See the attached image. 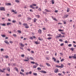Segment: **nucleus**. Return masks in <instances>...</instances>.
<instances>
[{"label":"nucleus","instance_id":"cd10ccee","mask_svg":"<svg viewBox=\"0 0 76 76\" xmlns=\"http://www.w3.org/2000/svg\"><path fill=\"white\" fill-rule=\"evenodd\" d=\"M15 1L16 3H19V2H20L19 0H15Z\"/></svg>","mask_w":76,"mask_h":76},{"label":"nucleus","instance_id":"a18cd8bd","mask_svg":"<svg viewBox=\"0 0 76 76\" xmlns=\"http://www.w3.org/2000/svg\"><path fill=\"white\" fill-rule=\"evenodd\" d=\"M71 50H72V51H73V50H74V48H71Z\"/></svg>","mask_w":76,"mask_h":76},{"label":"nucleus","instance_id":"7ed1b4c3","mask_svg":"<svg viewBox=\"0 0 76 76\" xmlns=\"http://www.w3.org/2000/svg\"><path fill=\"white\" fill-rule=\"evenodd\" d=\"M0 10H4V11H5V10L4 7H0Z\"/></svg>","mask_w":76,"mask_h":76},{"label":"nucleus","instance_id":"1a4fd4ad","mask_svg":"<svg viewBox=\"0 0 76 76\" xmlns=\"http://www.w3.org/2000/svg\"><path fill=\"white\" fill-rule=\"evenodd\" d=\"M4 42L6 43V44H9V42H8L7 40H5Z\"/></svg>","mask_w":76,"mask_h":76},{"label":"nucleus","instance_id":"13d9d810","mask_svg":"<svg viewBox=\"0 0 76 76\" xmlns=\"http://www.w3.org/2000/svg\"><path fill=\"white\" fill-rule=\"evenodd\" d=\"M30 59H31V60H34V58H33L32 57H30Z\"/></svg>","mask_w":76,"mask_h":76},{"label":"nucleus","instance_id":"338daca9","mask_svg":"<svg viewBox=\"0 0 76 76\" xmlns=\"http://www.w3.org/2000/svg\"><path fill=\"white\" fill-rule=\"evenodd\" d=\"M10 43L11 44H12L13 43V42L11 41H10Z\"/></svg>","mask_w":76,"mask_h":76},{"label":"nucleus","instance_id":"49530a36","mask_svg":"<svg viewBox=\"0 0 76 76\" xmlns=\"http://www.w3.org/2000/svg\"><path fill=\"white\" fill-rule=\"evenodd\" d=\"M0 51H4V49L1 48L0 49Z\"/></svg>","mask_w":76,"mask_h":76},{"label":"nucleus","instance_id":"de8ad7c7","mask_svg":"<svg viewBox=\"0 0 76 76\" xmlns=\"http://www.w3.org/2000/svg\"><path fill=\"white\" fill-rule=\"evenodd\" d=\"M7 25L8 26L10 25H11V23H7Z\"/></svg>","mask_w":76,"mask_h":76},{"label":"nucleus","instance_id":"c9c22d12","mask_svg":"<svg viewBox=\"0 0 76 76\" xmlns=\"http://www.w3.org/2000/svg\"><path fill=\"white\" fill-rule=\"evenodd\" d=\"M46 59L47 60H50V57H46Z\"/></svg>","mask_w":76,"mask_h":76},{"label":"nucleus","instance_id":"f704fd0d","mask_svg":"<svg viewBox=\"0 0 76 76\" xmlns=\"http://www.w3.org/2000/svg\"><path fill=\"white\" fill-rule=\"evenodd\" d=\"M37 66L34 65L33 66V68L35 69L37 68Z\"/></svg>","mask_w":76,"mask_h":76},{"label":"nucleus","instance_id":"052dcab7","mask_svg":"<svg viewBox=\"0 0 76 76\" xmlns=\"http://www.w3.org/2000/svg\"><path fill=\"white\" fill-rule=\"evenodd\" d=\"M59 41H60L61 42H63V40L61 39H60L59 40Z\"/></svg>","mask_w":76,"mask_h":76},{"label":"nucleus","instance_id":"79ce46f5","mask_svg":"<svg viewBox=\"0 0 76 76\" xmlns=\"http://www.w3.org/2000/svg\"><path fill=\"white\" fill-rule=\"evenodd\" d=\"M20 74H21V75H23V76H24V74L22 72H20Z\"/></svg>","mask_w":76,"mask_h":76},{"label":"nucleus","instance_id":"a19ab883","mask_svg":"<svg viewBox=\"0 0 76 76\" xmlns=\"http://www.w3.org/2000/svg\"><path fill=\"white\" fill-rule=\"evenodd\" d=\"M23 26H26V25H27V24L25 23H23Z\"/></svg>","mask_w":76,"mask_h":76},{"label":"nucleus","instance_id":"9d476101","mask_svg":"<svg viewBox=\"0 0 76 76\" xmlns=\"http://www.w3.org/2000/svg\"><path fill=\"white\" fill-rule=\"evenodd\" d=\"M39 43L40 42H35V44H37V45L38 44H39Z\"/></svg>","mask_w":76,"mask_h":76},{"label":"nucleus","instance_id":"680f3d73","mask_svg":"<svg viewBox=\"0 0 76 76\" xmlns=\"http://www.w3.org/2000/svg\"><path fill=\"white\" fill-rule=\"evenodd\" d=\"M65 44H67L68 43V42H67V41H65Z\"/></svg>","mask_w":76,"mask_h":76},{"label":"nucleus","instance_id":"f257e3e1","mask_svg":"<svg viewBox=\"0 0 76 76\" xmlns=\"http://www.w3.org/2000/svg\"><path fill=\"white\" fill-rule=\"evenodd\" d=\"M62 37H64V36H62L60 34H58V36H57L56 37V39L58 38H62Z\"/></svg>","mask_w":76,"mask_h":76},{"label":"nucleus","instance_id":"7c9ffc66","mask_svg":"<svg viewBox=\"0 0 76 76\" xmlns=\"http://www.w3.org/2000/svg\"><path fill=\"white\" fill-rule=\"evenodd\" d=\"M1 25H2V26H6V24L5 23L1 24Z\"/></svg>","mask_w":76,"mask_h":76},{"label":"nucleus","instance_id":"473e14b6","mask_svg":"<svg viewBox=\"0 0 76 76\" xmlns=\"http://www.w3.org/2000/svg\"><path fill=\"white\" fill-rule=\"evenodd\" d=\"M13 37H17V35L15 34H13Z\"/></svg>","mask_w":76,"mask_h":76},{"label":"nucleus","instance_id":"09e8293b","mask_svg":"<svg viewBox=\"0 0 76 76\" xmlns=\"http://www.w3.org/2000/svg\"><path fill=\"white\" fill-rule=\"evenodd\" d=\"M69 10H69V8H67V12H69Z\"/></svg>","mask_w":76,"mask_h":76},{"label":"nucleus","instance_id":"0eeeda50","mask_svg":"<svg viewBox=\"0 0 76 76\" xmlns=\"http://www.w3.org/2000/svg\"><path fill=\"white\" fill-rule=\"evenodd\" d=\"M45 12H51V11L47 9H45Z\"/></svg>","mask_w":76,"mask_h":76},{"label":"nucleus","instance_id":"c03bdc74","mask_svg":"<svg viewBox=\"0 0 76 76\" xmlns=\"http://www.w3.org/2000/svg\"><path fill=\"white\" fill-rule=\"evenodd\" d=\"M64 61V58H63L61 60V62H62V61Z\"/></svg>","mask_w":76,"mask_h":76},{"label":"nucleus","instance_id":"412c9836","mask_svg":"<svg viewBox=\"0 0 76 76\" xmlns=\"http://www.w3.org/2000/svg\"><path fill=\"white\" fill-rule=\"evenodd\" d=\"M6 5L7 6H11V3H8L6 4Z\"/></svg>","mask_w":76,"mask_h":76},{"label":"nucleus","instance_id":"6e6d98bb","mask_svg":"<svg viewBox=\"0 0 76 76\" xmlns=\"http://www.w3.org/2000/svg\"><path fill=\"white\" fill-rule=\"evenodd\" d=\"M37 70H41V69L39 67H38L37 68Z\"/></svg>","mask_w":76,"mask_h":76},{"label":"nucleus","instance_id":"c756f323","mask_svg":"<svg viewBox=\"0 0 76 76\" xmlns=\"http://www.w3.org/2000/svg\"><path fill=\"white\" fill-rule=\"evenodd\" d=\"M1 36L3 38H4V37H6V35H1Z\"/></svg>","mask_w":76,"mask_h":76},{"label":"nucleus","instance_id":"a211bd4d","mask_svg":"<svg viewBox=\"0 0 76 76\" xmlns=\"http://www.w3.org/2000/svg\"><path fill=\"white\" fill-rule=\"evenodd\" d=\"M51 2L53 4H54V0H51Z\"/></svg>","mask_w":76,"mask_h":76},{"label":"nucleus","instance_id":"aec40b11","mask_svg":"<svg viewBox=\"0 0 76 76\" xmlns=\"http://www.w3.org/2000/svg\"><path fill=\"white\" fill-rule=\"evenodd\" d=\"M7 70L8 71V72H10V68L9 67H8L7 68Z\"/></svg>","mask_w":76,"mask_h":76},{"label":"nucleus","instance_id":"a878e982","mask_svg":"<svg viewBox=\"0 0 76 76\" xmlns=\"http://www.w3.org/2000/svg\"><path fill=\"white\" fill-rule=\"evenodd\" d=\"M12 22L13 23H16V20H13L12 21Z\"/></svg>","mask_w":76,"mask_h":76},{"label":"nucleus","instance_id":"69168bd1","mask_svg":"<svg viewBox=\"0 0 76 76\" xmlns=\"http://www.w3.org/2000/svg\"><path fill=\"white\" fill-rule=\"evenodd\" d=\"M31 53H32V54H34V52L33 51H31Z\"/></svg>","mask_w":76,"mask_h":76},{"label":"nucleus","instance_id":"2eb2a0df","mask_svg":"<svg viewBox=\"0 0 76 76\" xmlns=\"http://www.w3.org/2000/svg\"><path fill=\"white\" fill-rule=\"evenodd\" d=\"M61 66H60L61 68H63L64 67V65L63 64L61 65Z\"/></svg>","mask_w":76,"mask_h":76},{"label":"nucleus","instance_id":"37998d69","mask_svg":"<svg viewBox=\"0 0 76 76\" xmlns=\"http://www.w3.org/2000/svg\"><path fill=\"white\" fill-rule=\"evenodd\" d=\"M1 19L2 20H5V18H2Z\"/></svg>","mask_w":76,"mask_h":76},{"label":"nucleus","instance_id":"4d7b16f0","mask_svg":"<svg viewBox=\"0 0 76 76\" xmlns=\"http://www.w3.org/2000/svg\"><path fill=\"white\" fill-rule=\"evenodd\" d=\"M34 64H35L36 65H37V66H38V63H34Z\"/></svg>","mask_w":76,"mask_h":76},{"label":"nucleus","instance_id":"5fc2aeb1","mask_svg":"<svg viewBox=\"0 0 76 76\" xmlns=\"http://www.w3.org/2000/svg\"><path fill=\"white\" fill-rule=\"evenodd\" d=\"M43 14H45V15H46L47 14V13L45 12H44V11L43 12Z\"/></svg>","mask_w":76,"mask_h":76},{"label":"nucleus","instance_id":"e433bc0d","mask_svg":"<svg viewBox=\"0 0 76 76\" xmlns=\"http://www.w3.org/2000/svg\"><path fill=\"white\" fill-rule=\"evenodd\" d=\"M48 37H52L53 36V35H51V34H48Z\"/></svg>","mask_w":76,"mask_h":76},{"label":"nucleus","instance_id":"f8f14e48","mask_svg":"<svg viewBox=\"0 0 76 76\" xmlns=\"http://www.w3.org/2000/svg\"><path fill=\"white\" fill-rule=\"evenodd\" d=\"M12 12H13L14 13H15V14H17V12H15V10H12Z\"/></svg>","mask_w":76,"mask_h":76},{"label":"nucleus","instance_id":"ddd939ff","mask_svg":"<svg viewBox=\"0 0 76 76\" xmlns=\"http://www.w3.org/2000/svg\"><path fill=\"white\" fill-rule=\"evenodd\" d=\"M72 57L74 58H75V59H76V54H74V56Z\"/></svg>","mask_w":76,"mask_h":76},{"label":"nucleus","instance_id":"3c124183","mask_svg":"<svg viewBox=\"0 0 76 76\" xmlns=\"http://www.w3.org/2000/svg\"><path fill=\"white\" fill-rule=\"evenodd\" d=\"M56 67H58V68H59V67H60V66H58V65H56Z\"/></svg>","mask_w":76,"mask_h":76},{"label":"nucleus","instance_id":"9b49d317","mask_svg":"<svg viewBox=\"0 0 76 76\" xmlns=\"http://www.w3.org/2000/svg\"><path fill=\"white\" fill-rule=\"evenodd\" d=\"M46 64L47 66H48V67H50V66L51 65H50V64H49V63H46Z\"/></svg>","mask_w":76,"mask_h":76},{"label":"nucleus","instance_id":"5701e85b","mask_svg":"<svg viewBox=\"0 0 76 76\" xmlns=\"http://www.w3.org/2000/svg\"><path fill=\"white\" fill-rule=\"evenodd\" d=\"M36 18H39V17L40 16L39 15H36Z\"/></svg>","mask_w":76,"mask_h":76},{"label":"nucleus","instance_id":"39448f33","mask_svg":"<svg viewBox=\"0 0 76 76\" xmlns=\"http://www.w3.org/2000/svg\"><path fill=\"white\" fill-rule=\"evenodd\" d=\"M58 69H56L54 71V72H55V73H58Z\"/></svg>","mask_w":76,"mask_h":76},{"label":"nucleus","instance_id":"393cba45","mask_svg":"<svg viewBox=\"0 0 76 76\" xmlns=\"http://www.w3.org/2000/svg\"><path fill=\"white\" fill-rule=\"evenodd\" d=\"M38 39L39 40V41H42V40H43V39H41L40 38V37L38 38Z\"/></svg>","mask_w":76,"mask_h":76},{"label":"nucleus","instance_id":"774afa93","mask_svg":"<svg viewBox=\"0 0 76 76\" xmlns=\"http://www.w3.org/2000/svg\"><path fill=\"white\" fill-rule=\"evenodd\" d=\"M29 72H26V75H29Z\"/></svg>","mask_w":76,"mask_h":76},{"label":"nucleus","instance_id":"4468645a","mask_svg":"<svg viewBox=\"0 0 76 76\" xmlns=\"http://www.w3.org/2000/svg\"><path fill=\"white\" fill-rule=\"evenodd\" d=\"M33 74V75H34V76H37L38 75L37 73H34Z\"/></svg>","mask_w":76,"mask_h":76},{"label":"nucleus","instance_id":"bf43d9fd","mask_svg":"<svg viewBox=\"0 0 76 76\" xmlns=\"http://www.w3.org/2000/svg\"><path fill=\"white\" fill-rule=\"evenodd\" d=\"M29 39H32H32H33V38L32 37H30L29 38Z\"/></svg>","mask_w":76,"mask_h":76},{"label":"nucleus","instance_id":"e2e57ef3","mask_svg":"<svg viewBox=\"0 0 76 76\" xmlns=\"http://www.w3.org/2000/svg\"><path fill=\"white\" fill-rule=\"evenodd\" d=\"M63 22H64V24H66V21H64Z\"/></svg>","mask_w":76,"mask_h":76},{"label":"nucleus","instance_id":"20e7f679","mask_svg":"<svg viewBox=\"0 0 76 76\" xmlns=\"http://www.w3.org/2000/svg\"><path fill=\"white\" fill-rule=\"evenodd\" d=\"M40 72H41L42 73H47V72L45 71L44 70L41 71H40Z\"/></svg>","mask_w":76,"mask_h":76},{"label":"nucleus","instance_id":"72a5a7b5","mask_svg":"<svg viewBox=\"0 0 76 76\" xmlns=\"http://www.w3.org/2000/svg\"><path fill=\"white\" fill-rule=\"evenodd\" d=\"M28 20H31L32 19L31 18H30L29 17H28L27 18Z\"/></svg>","mask_w":76,"mask_h":76},{"label":"nucleus","instance_id":"0e129e2a","mask_svg":"<svg viewBox=\"0 0 76 76\" xmlns=\"http://www.w3.org/2000/svg\"><path fill=\"white\" fill-rule=\"evenodd\" d=\"M21 70L22 72H25V71L23 69H21Z\"/></svg>","mask_w":76,"mask_h":76},{"label":"nucleus","instance_id":"423d86ee","mask_svg":"<svg viewBox=\"0 0 76 76\" xmlns=\"http://www.w3.org/2000/svg\"><path fill=\"white\" fill-rule=\"evenodd\" d=\"M38 32L40 34L42 33V30L41 29H39L38 31Z\"/></svg>","mask_w":76,"mask_h":76},{"label":"nucleus","instance_id":"6ab92c4d","mask_svg":"<svg viewBox=\"0 0 76 76\" xmlns=\"http://www.w3.org/2000/svg\"><path fill=\"white\" fill-rule=\"evenodd\" d=\"M17 32L19 34H21V33H22V32L20 31V30H18Z\"/></svg>","mask_w":76,"mask_h":76},{"label":"nucleus","instance_id":"f3484780","mask_svg":"<svg viewBox=\"0 0 76 76\" xmlns=\"http://www.w3.org/2000/svg\"><path fill=\"white\" fill-rule=\"evenodd\" d=\"M14 69H15V70H16V71H17V72H19V71H18V69H17V68L15 67L14 68Z\"/></svg>","mask_w":76,"mask_h":76},{"label":"nucleus","instance_id":"c85d7f7f","mask_svg":"<svg viewBox=\"0 0 76 76\" xmlns=\"http://www.w3.org/2000/svg\"><path fill=\"white\" fill-rule=\"evenodd\" d=\"M22 17V15H18V18H20V17Z\"/></svg>","mask_w":76,"mask_h":76},{"label":"nucleus","instance_id":"8fccbe9b","mask_svg":"<svg viewBox=\"0 0 76 76\" xmlns=\"http://www.w3.org/2000/svg\"><path fill=\"white\" fill-rule=\"evenodd\" d=\"M21 56L22 57H25V55L22 54L21 55Z\"/></svg>","mask_w":76,"mask_h":76},{"label":"nucleus","instance_id":"603ef678","mask_svg":"<svg viewBox=\"0 0 76 76\" xmlns=\"http://www.w3.org/2000/svg\"><path fill=\"white\" fill-rule=\"evenodd\" d=\"M68 47H72V44H69L68 45Z\"/></svg>","mask_w":76,"mask_h":76},{"label":"nucleus","instance_id":"2f4dec72","mask_svg":"<svg viewBox=\"0 0 76 76\" xmlns=\"http://www.w3.org/2000/svg\"><path fill=\"white\" fill-rule=\"evenodd\" d=\"M37 19H36V18H34V22H36V21H37Z\"/></svg>","mask_w":76,"mask_h":76},{"label":"nucleus","instance_id":"ea45409f","mask_svg":"<svg viewBox=\"0 0 76 76\" xmlns=\"http://www.w3.org/2000/svg\"><path fill=\"white\" fill-rule=\"evenodd\" d=\"M5 57L6 58H8L9 57V56H5Z\"/></svg>","mask_w":76,"mask_h":76},{"label":"nucleus","instance_id":"dca6fc26","mask_svg":"<svg viewBox=\"0 0 76 76\" xmlns=\"http://www.w3.org/2000/svg\"><path fill=\"white\" fill-rule=\"evenodd\" d=\"M0 72H1L2 73H5L4 71L3 70H1V69H0Z\"/></svg>","mask_w":76,"mask_h":76},{"label":"nucleus","instance_id":"864d4df0","mask_svg":"<svg viewBox=\"0 0 76 76\" xmlns=\"http://www.w3.org/2000/svg\"><path fill=\"white\" fill-rule=\"evenodd\" d=\"M25 28H29V26H26Z\"/></svg>","mask_w":76,"mask_h":76},{"label":"nucleus","instance_id":"b1692460","mask_svg":"<svg viewBox=\"0 0 76 76\" xmlns=\"http://www.w3.org/2000/svg\"><path fill=\"white\" fill-rule=\"evenodd\" d=\"M30 6H32V7H33V6H37V4H32V5H31Z\"/></svg>","mask_w":76,"mask_h":76},{"label":"nucleus","instance_id":"58836bf2","mask_svg":"<svg viewBox=\"0 0 76 76\" xmlns=\"http://www.w3.org/2000/svg\"><path fill=\"white\" fill-rule=\"evenodd\" d=\"M52 39V38L51 37H48V40H50V39Z\"/></svg>","mask_w":76,"mask_h":76},{"label":"nucleus","instance_id":"bb28decb","mask_svg":"<svg viewBox=\"0 0 76 76\" xmlns=\"http://www.w3.org/2000/svg\"><path fill=\"white\" fill-rule=\"evenodd\" d=\"M30 7H31V8H32V9H35V7H32V5H30Z\"/></svg>","mask_w":76,"mask_h":76},{"label":"nucleus","instance_id":"6e6552de","mask_svg":"<svg viewBox=\"0 0 76 76\" xmlns=\"http://www.w3.org/2000/svg\"><path fill=\"white\" fill-rule=\"evenodd\" d=\"M20 45L21 47H23L25 46V45L23 44H22V43H20Z\"/></svg>","mask_w":76,"mask_h":76},{"label":"nucleus","instance_id":"f03ea898","mask_svg":"<svg viewBox=\"0 0 76 76\" xmlns=\"http://www.w3.org/2000/svg\"><path fill=\"white\" fill-rule=\"evenodd\" d=\"M68 16H69V15H66L63 16L62 18H63V19H65L66 18H67Z\"/></svg>","mask_w":76,"mask_h":76},{"label":"nucleus","instance_id":"4c0bfd02","mask_svg":"<svg viewBox=\"0 0 76 76\" xmlns=\"http://www.w3.org/2000/svg\"><path fill=\"white\" fill-rule=\"evenodd\" d=\"M39 66L40 67H44V66H43V65H42V64H40L39 65Z\"/></svg>","mask_w":76,"mask_h":76},{"label":"nucleus","instance_id":"4be33fe9","mask_svg":"<svg viewBox=\"0 0 76 76\" xmlns=\"http://www.w3.org/2000/svg\"><path fill=\"white\" fill-rule=\"evenodd\" d=\"M52 59L53 60H54V61H55V62H56V59L55 58L53 57V58Z\"/></svg>","mask_w":76,"mask_h":76}]
</instances>
